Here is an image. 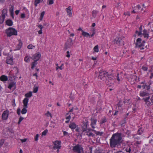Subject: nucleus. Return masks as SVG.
<instances>
[{"mask_svg":"<svg viewBox=\"0 0 153 153\" xmlns=\"http://www.w3.org/2000/svg\"><path fill=\"white\" fill-rule=\"evenodd\" d=\"M121 134L117 133L113 134L110 139V146L112 148L116 147V146L122 143Z\"/></svg>","mask_w":153,"mask_h":153,"instance_id":"1","label":"nucleus"},{"mask_svg":"<svg viewBox=\"0 0 153 153\" xmlns=\"http://www.w3.org/2000/svg\"><path fill=\"white\" fill-rule=\"evenodd\" d=\"M146 90H144L140 92L139 95L140 97H144L142 100L145 102L146 105H151V102H150V94Z\"/></svg>","mask_w":153,"mask_h":153,"instance_id":"2","label":"nucleus"},{"mask_svg":"<svg viewBox=\"0 0 153 153\" xmlns=\"http://www.w3.org/2000/svg\"><path fill=\"white\" fill-rule=\"evenodd\" d=\"M145 41H143L142 42V39L141 38H138L135 43V47L138 48L140 50H143L144 49V46Z\"/></svg>","mask_w":153,"mask_h":153,"instance_id":"3","label":"nucleus"},{"mask_svg":"<svg viewBox=\"0 0 153 153\" xmlns=\"http://www.w3.org/2000/svg\"><path fill=\"white\" fill-rule=\"evenodd\" d=\"M6 33L7 36L10 37L12 35H17V32L14 28L9 27L6 30Z\"/></svg>","mask_w":153,"mask_h":153,"instance_id":"4","label":"nucleus"},{"mask_svg":"<svg viewBox=\"0 0 153 153\" xmlns=\"http://www.w3.org/2000/svg\"><path fill=\"white\" fill-rule=\"evenodd\" d=\"M108 75V73L105 71L101 70L99 72L98 78L101 80H104L106 78V76Z\"/></svg>","mask_w":153,"mask_h":153,"instance_id":"5","label":"nucleus"},{"mask_svg":"<svg viewBox=\"0 0 153 153\" xmlns=\"http://www.w3.org/2000/svg\"><path fill=\"white\" fill-rule=\"evenodd\" d=\"M82 150V146L79 144H77L74 146L73 149L74 152L76 153H81V151Z\"/></svg>","mask_w":153,"mask_h":153,"instance_id":"6","label":"nucleus"},{"mask_svg":"<svg viewBox=\"0 0 153 153\" xmlns=\"http://www.w3.org/2000/svg\"><path fill=\"white\" fill-rule=\"evenodd\" d=\"M7 15V9H4L2 11V13L0 16V23H2L4 20L5 16Z\"/></svg>","mask_w":153,"mask_h":153,"instance_id":"7","label":"nucleus"},{"mask_svg":"<svg viewBox=\"0 0 153 153\" xmlns=\"http://www.w3.org/2000/svg\"><path fill=\"white\" fill-rule=\"evenodd\" d=\"M85 121H83L82 122L83 126H82V131L83 133L85 131H87L86 128H87L88 125V121L86 119H85Z\"/></svg>","mask_w":153,"mask_h":153,"instance_id":"8","label":"nucleus"},{"mask_svg":"<svg viewBox=\"0 0 153 153\" xmlns=\"http://www.w3.org/2000/svg\"><path fill=\"white\" fill-rule=\"evenodd\" d=\"M72 39L71 38H69L67 40V42L65 43V49L66 50L71 48L73 45Z\"/></svg>","mask_w":153,"mask_h":153,"instance_id":"9","label":"nucleus"},{"mask_svg":"<svg viewBox=\"0 0 153 153\" xmlns=\"http://www.w3.org/2000/svg\"><path fill=\"white\" fill-rule=\"evenodd\" d=\"M87 131H85V134H86V135L88 136V137H94L95 135L92 132H91V131H93V129L91 128H86Z\"/></svg>","mask_w":153,"mask_h":153,"instance_id":"10","label":"nucleus"},{"mask_svg":"<svg viewBox=\"0 0 153 153\" xmlns=\"http://www.w3.org/2000/svg\"><path fill=\"white\" fill-rule=\"evenodd\" d=\"M41 56V55L40 53H39L38 52L37 53L35 54L32 57V59L35 61L37 62L40 58Z\"/></svg>","mask_w":153,"mask_h":153,"instance_id":"11","label":"nucleus"},{"mask_svg":"<svg viewBox=\"0 0 153 153\" xmlns=\"http://www.w3.org/2000/svg\"><path fill=\"white\" fill-rule=\"evenodd\" d=\"M54 146L53 147L54 149H59L61 147V142L60 141H56L53 142Z\"/></svg>","mask_w":153,"mask_h":153,"instance_id":"12","label":"nucleus"},{"mask_svg":"<svg viewBox=\"0 0 153 153\" xmlns=\"http://www.w3.org/2000/svg\"><path fill=\"white\" fill-rule=\"evenodd\" d=\"M9 114V111L8 110H6L4 111L2 114V119L3 120H6L7 119L8 115Z\"/></svg>","mask_w":153,"mask_h":153,"instance_id":"13","label":"nucleus"},{"mask_svg":"<svg viewBox=\"0 0 153 153\" xmlns=\"http://www.w3.org/2000/svg\"><path fill=\"white\" fill-rule=\"evenodd\" d=\"M91 125L93 128H95L94 126L96 125L97 121V120L94 118H91Z\"/></svg>","mask_w":153,"mask_h":153,"instance_id":"14","label":"nucleus"},{"mask_svg":"<svg viewBox=\"0 0 153 153\" xmlns=\"http://www.w3.org/2000/svg\"><path fill=\"white\" fill-rule=\"evenodd\" d=\"M66 10L68 16L70 17H71L72 16V14L71 13V6L68 7L66 9Z\"/></svg>","mask_w":153,"mask_h":153,"instance_id":"15","label":"nucleus"},{"mask_svg":"<svg viewBox=\"0 0 153 153\" xmlns=\"http://www.w3.org/2000/svg\"><path fill=\"white\" fill-rule=\"evenodd\" d=\"M141 7L140 5H137L135 7H134V10L132 11V13H135L136 12H138L139 11Z\"/></svg>","mask_w":153,"mask_h":153,"instance_id":"16","label":"nucleus"},{"mask_svg":"<svg viewBox=\"0 0 153 153\" xmlns=\"http://www.w3.org/2000/svg\"><path fill=\"white\" fill-rule=\"evenodd\" d=\"M142 34L144 36V38H148L149 37V33L147 30H143Z\"/></svg>","mask_w":153,"mask_h":153,"instance_id":"17","label":"nucleus"},{"mask_svg":"<svg viewBox=\"0 0 153 153\" xmlns=\"http://www.w3.org/2000/svg\"><path fill=\"white\" fill-rule=\"evenodd\" d=\"M122 42V40L120 38H116L114 41V43L118 45L120 44V43Z\"/></svg>","mask_w":153,"mask_h":153,"instance_id":"18","label":"nucleus"},{"mask_svg":"<svg viewBox=\"0 0 153 153\" xmlns=\"http://www.w3.org/2000/svg\"><path fill=\"white\" fill-rule=\"evenodd\" d=\"M16 87V83L14 82H12L9 84L8 88L10 89H11L12 87H14V88Z\"/></svg>","mask_w":153,"mask_h":153,"instance_id":"19","label":"nucleus"},{"mask_svg":"<svg viewBox=\"0 0 153 153\" xmlns=\"http://www.w3.org/2000/svg\"><path fill=\"white\" fill-rule=\"evenodd\" d=\"M142 26H140L139 28V31L138 32L137 30H136L135 32L136 34H137L138 36H140L142 34Z\"/></svg>","mask_w":153,"mask_h":153,"instance_id":"20","label":"nucleus"},{"mask_svg":"<svg viewBox=\"0 0 153 153\" xmlns=\"http://www.w3.org/2000/svg\"><path fill=\"white\" fill-rule=\"evenodd\" d=\"M99 13V11L96 10H94L92 12V16L93 18H95L97 14Z\"/></svg>","mask_w":153,"mask_h":153,"instance_id":"21","label":"nucleus"},{"mask_svg":"<svg viewBox=\"0 0 153 153\" xmlns=\"http://www.w3.org/2000/svg\"><path fill=\"white\" fill-rule=\"evenodd\" d=\"M0 80L2 81H7L8 80V78L5 75H2L0 77Z\"/></svg>","mask_w":153,"mask_h":153,"instance_id":"22","label":"nucleus"},{"mask_svg":"<svg viewBox=\"0 0 153 153\" xmlns=\"http://www.w3.org/2000/svg\"><path fill=\"white\" fill-rule=\"evenodd\" d=\"M6 24L9 26H11L13 25V22L12 20L10 19L7 20L6 22Z\"/></svg>","mask_w":153,"mask_h":153,"instance_id":"23","label":"nucleus"},{"mask_svg":"<svg viewBox=\"0 0 153 153\" xmlns=\"http://www.w3.org/2000/svg\"><path fill=\"white\" fill-rule=\"evenodd\" d=\"M18 41L19 43V44L17 45V50H19L21 48L22 45V43L20 40H19Z\"/></svg>","mask_w":153,"mask_h":153,"instance_id":"24","label":"nucleus"},{"mask_svg":"<svg viewBox=\"0 0 153 153\" xmlns=\"http://www.w3.org/2000/svg\"><path fill=\"white\" fill-rule=\"evenodd\" d=\"M6 63L7 64L12 65L13 63V59L11 58L7 59L6 60Z\"/></svg>","mask_w":153,"mask_h":153,"instance_id":"25","label":"nucleus"},{"mask_svg":"<svg viewBox=\"0 0 153 153\" xmlns=\"http://www.w3.org/2000/svg\"><path fill=\"white\" fill-rule=\"evenodd\" d=\"M76 125L74 123H71L69 125V127L72 129L75 128L76 127Z\"/></svg>","mask_w":153,"mask_h":153,"instance_id":"26","label":"nucleus"},{"mask_svg":"<svg viewBox=\"0 0 153 153\" xmlns=\"http://www.w3.org/2000/svg\"><path fill=\"white\" fill-rule=\"evenodd\" d=\"M31 58V57L29 56H27L25 57L24 61L27 62H30Z\"/></svg>","mask_w":153,"mask_h":153,"instance_id":"27","label":"nucleus"},{"mask_svg":"<svg viewBox=\"0 0 153 153\" xmlns=\"http://www.w3.org/2000/svg\"><path fill=\"white\" fill-rule=\"evenodd\" d=\"M107 76L108 79V80H113L114 79V78L113 75L111 74H108V75H107Z\"/></svg>","mask_w":153,"mask_h":153,"instance_id":"28","label":"nucleus"},{"mask_svg":"<svg viewBox=\"0 0 153 153\" xmlns=\"http://www.w3.org/2000/svg\"><path fill=\"white\" fill-rule=\"evenodd\" d=\"M25 107L22 109L21 111L22 114H26L27 111L26 108H27V106H25Z\"/></svg>","mask_w":153,"mask_h":153,"instance_id":"29","label":"nucleus"},{"mask_svg":"<svg viewBox=\"0 0 153 153\" xmlns=\"http://www.w3.org/2000/svg\"><path fill=\"white\" fill-rule=\"evenodd\" d=\"M82 35L84 36L88 37L90 36V34L86 32L83 31Z\"/></svg>","mask_w":153,"mask_h":153,"instance_id":"30","label":"nucleus"},{"mask_svg":"<svg viewBox=\"0 0 153 153\" xmlns=\"http://www.w3.org/2000/svg\"><path fill=\"white\" fill-rule=\"evenodd\" d=\"M28 101V99L27 98H25L23 100V102L24 105H27Z\"/></svg>","mask_w":153,"mask_h":153,"instance_id":"31","label":"nucleus"},{"mask_svg":"<svg viewBox=\"0 0 153 153\" xmlns=\"http://www.w3.org/2000/svg\"><path fill=\"white\" fill-rule=\"evenodd\" d=\"M94 51L96 52H98L99 51L98 46V45L95 46L93 49Z\"/></svg>","mask_w":153,"mask_h":153,"instance_id":"32","label":"nucleus"},{"mask_svg":"<svg viewBox=\"0 0 153 153\" xmlns=\"http://www.w3.org/2000/svg\"><path fill=\"white\" fill-rule=\"evenodd\" d=\"M37 63L36 62L34 61L32 63L31 68L33 69L35 66L37 65Z\"/></svg>","mask_w":153,"mask_h":153,"instance_id":"33","label":"nucleus"},{"mask_svg":"<svg viewBox=\"0 0 153 153\" xmlns=\"http://www.w3.org/2000/svg\"><path fill=\"white\" fill-rule=\"evenodd\" d=\"M143 133V131L142 128H140L137 131V134L140 135H141Z\"/></svg>","mask_w":153,"mask_h":153,"instance_id":"34","label":"nucleus"},{"mask_svg":"<svg viewBox=\"0 0 153 153\" xmlns=\"http://www.w3.org/2000/svg\"><path fill=\"white\" fill-rule=\"evenodd\" d=\"M146 83L148 85H149L150 87H151V86L153 84V81L150 80Z\"/></svg>","mask_w":153,"mask_h":153,"instance_id":"35","label":"nucleus"},{"mask_svg":"<svg viewBox=\"0 0 153 153\" xmlns=\"http://www.w3.org/2000/svg\"><path fill=\"white\" fill-rule=\"evenodd\" d=\"M133 137L134 138L135 140H139L140 139V137L137 136V135L136 134L133 135Z\"/></svg>","mask_w":153,"mask_h":153,"instance_id":"36","label":"nucleus"},{"mask_svg":"<svg viewBox=\"0 0 153 153\" xmlns=\"http://www.w3.org/2000/svg\"><path fill=\"white\" fill-rule=\"evenodd\" d=\"M25 96L27 97H30L32 96V92H30L29 93L26 94Z\"/></svg>","mask_w":153,"mask_h":153,"instance_id":"37","label":"nucleus"},{"mask_svg":"<svg viewBox=\"0 0 153 153\" xmlns=\"http://www.w3.org/2000/svg\"><path fill=\"white\" fill-rule=\"evenodd\" d=\"M130 132H131L130 131H127L125 133V137H129L130 136Z\"/></svg>","mask_w":153,"mask_h":153,"instance_id":"38","label":"nucleus"},{"mask_svg":"<svg viewBox=\"0 0 153 153\" xmlns=\"http://www.w3.org/2000/svg\"><path fill=\"white\" fill-rule=\"evenodd\" d=\"M93 131L95 132V133L97 135H100L101 136L102 135V132L97 131L94 130H93Z\"/></svg>","mask_w":153,"mask_h":153,"instance_id":"39","label":"nucleus"},{"mask_svg":"<svg viewBox=\"0 0 153 153\" xmlns=\"http://www.w3.org/2000/svg\"><path fill=\"white\" fill-rule=\"evenodd\" d=\"M38 87L37 86L35 87V86H34V88H33V92L34 93H36L37 92L38 90Z\"/></svg>","mask_w":153,"mask_h":153,"instance_id":"40","label":"nucleus"},{"mask_svg":"<svg viewBox=\"0 0 153 153\" xmlns=\"http://www.w3.org/2000/svg\"><path fill=\"white\" fill-rule=\"evenodd\" d=\"M45 115L47 117H50L51 118H52V114L50 113V112L48 111L47 113L45 114Z\"/></svg>","mask_w":153,"mask_h":153,"instance_id":"41","label":"nucleus"},{"mask_svg":"<svg viewBox=\"0 0 153 153\" xmlns=\"http://www.w3.org/2000/svg\"><path fill=\"white\" fill-rule=\"evenodd\" d=\"M126 151L127 152L130 153L131 151V148L130 146H128L126 149Z\"/></svg>","mask_w":153,"mask_h":153,"instance_id":"42","label":"nucleus"},{"mask_svg":"<svg viewBox=\"0 0 153 153\" xmlns=\"http://www.w3.org/2000/svg\"><path fill=\"white\" fill-rule=\"evenodd\" d=\"M142 70L144 71H147L148 68L147 67L143 66L141 68Z\"/></svg>","mask_w":153,"mask_h":153,"instance_id":"43","label":"nucleus"},{"mask_svg":"<svg viewBox=\"0 0 153 153\" xmlns=\"http://www.w3.org/2000/svg\"><path fill=\"white\" fill-rule=\"evenodd\" d=\"M34 4L35 6H37V4L40 2L41 0H34Z\"/></svg>","mask_w":153,"mask_h":153,"instance_id":"44","label":"nucleus"},{"mask_svg":"<svg viewBox=\"0 0 153 153\" xmlns=\"http://www.w3.org/2000/svg\"><path fill=\"white\" fill-rule=\"evenodd\" d=\"M45 12L44 11H43L41 13V15H40V19L41 20H42V19L43 17V16H44V15L45 14Z\"/></svg>","mask_w":153,"mask_h":153,"instance_id":"45","label":"nucleus"},{"mask_svg":"<svg viewBox=\"0 0 153 153\" xmlns=\"http://www.w3.org/2000/svg\"><path fill=\"white\" fill-rule=\"evenodd\" d=\"M145 85L146 90H147V91H149L151 88L150 87L149 85H147V84L146 83Z\"/></svg>","mask_w":153,"mask_h":153,"instance_id":"46","label":"nucleus"},{"mask_svg":"<svg viewBox=\"0 0 153 153\" xmlns=\"http://www.w3.org/2000/svg\"><path fill=\"white\" fill-rule=\"evenodd\" d=\"M9 10L10 13H11L12 14H13V6H11Z\"/></svg>","mask_w":153,"mask_h":153,"instance_id":"47","label":"nucleus"},{"mask_svg":"<svg viewBox=\"0 0 153 153\" xmlns=\"http://www.w3.org/2000/svg\"><path fill=\"white\" fill-rule=\"evenodd\" d=\"M24 119V118L23 117H20L19 118V121L18 122V124H20L21 122Z\"/></svg>","mask_w":153,"mask_h":153,"instance_id":"48","label":"nucleus"},{"mask_svg":"<svg viewBox=\"0 0 153 153\" xmlns=\"http://www.w3.org/2000/svg\"><path fill=\"white\" fill-rule=\"evenodd\" d=\"M35 46L32 45H29L27 46V48L29 49H32L33 48H34Z\"/></svg>","mask_w":153,"mask_h":153,"instance_id":"49","label":"nucleus"},{"mask_svg":"<svg viewBox=\"0 0 153 153\" xmlns=\"http://www.w3.org/2000/svg\"><path fill=\"white\" fill-rule=\"evenodd\" d=\"M48 130L46 129L43 131L42 133V136L45 135L48 132Z\"/></svg>","mask_w":153,"mask_h":153,"instance_id":"50","label":"nucleus"},{"mask_svg":"<svg viewBox=\"0 0 153 153\" xmlns=\"http://www.w3.org/2000/svg\"><path fill=\"white\" fill-rule=\"evenodd\" d=\"M63 65V64H62L59 67L58 66V64H57L56 65L57 67L56 68V70H57L58 68H59L61 70H62V66Z\"/></svg>","mask_w":153,"mask_h":153,"instance_id":"51","label":"nucleus"},{"mask_svg":"<svg viewBox=\"0 0 153 153\" xmlns=\"http://www.w3.org/2000/svg\"><path fill=\"white\" fill-rule=\"evenodd\" d=\"M48 1L49 5L53 4L54 3L53 0H48Z\"/></svg>","mask_w":153,"mask_h":153,"instance_id":"52","label":"nucleus"},{"mask_svg":"<svg viewBox=\"0 0 153 153\" xmlns=\"http://www.w3.org/2000/svg\"><path fill=\"white\" fill-rule=\"evenodd\" d=\"M106 119L104 118L102 120L101 122H100V124H102L104 123H105V122H106Z\"/></svg>","mask_w":153,"mask_h":153,"instance_id":"53","label":"nucleus"},{"mask_svg":"<svg viewBox=\"0 0 153 153\" xmlns=\"http://www.w3.org/2000/svg\"><path fill=\"white\" fill-rule=\"evenodd\" d=\"M39 135L38 134H37L36 135V136L35 137V141H37L38 140V137H39Z\"/></svg>","mask_w":153,"mask_h":153,"instance_id":"54","label":"nucleus"},{"mask_svg":"<svg viewBox=\"0 0 153 153\" xmlns=\"http://www.w3.org/2000/svg\"><path fill=\"white\" fill-rule=\"evenodd\" d=\"M150 102H151V105H152L153 104V94L152 95V97L151 99H150Z\"/></svg>","mask_w":153,"mask_h":153,"instance_id":"55","label":"nucleus"},{"mask_svg":"<svg viewBox=\"0 0 153 153\" xmlns=\"http://www.w3.org/2000/svg\"><path fill=\"white\" fill-rule=\"evenodd\" d=\"M21 110L20 108H18L17 110V113L18 115H20Z\"/></svg>","mask_w":153,"mask_h":153,"instance_id":"56","label":"nucleus"},{"mask_svg":"<svg viewBox=\"0 0 153 153\" xmlns=\"http://www.w3.org/2000/svg\"><path fill=\"white\" fill-rule=\"evenodd\" d=\"M141 143V141L139 140H137L135 143L137 144H140Z\"/></svg>","mask_w":153,"mask_h":153,"instance_id":"57","label":"nucleus"},{"mask_svg":"<svg viewBox=\"0 0 153 153\" xmlns=\"http://www.w3.org/2000/svg\"><path fill=\"white\" fill-rule=\"evenodd\" d=\"M153 78V72L151 73L150 76H149V78L150 79H152Z\"/></svg>","mask_w":153,"mask_h":153,"instance_id":"58","label":"nucleus"},{"mask_svg":"<svg viewBox=\"0 0 153 153\" xmlns=\"http://www.w3.org/2000/svg\"><path fill=\"white\" fill-rule=\"evenodd\" d=\"M25 17V15L24 13H22L21 16V17L22 18H24Z\"/></svg>","mask_w":153,"mask_h":153,"instance_id":"59","label":"nucleus"},{"mask_svg":"<svg viewBox=\"0 0 153 153\" xmlns=\"http://www.w3.org/2000/svg\"><path fill=\"white\" fill-rule=\"evenodd\" d=\"M4 143V140H1V141L0 142V145L1 146Z\"/></svg>","mask_w":153,"mask_h":153,"instance_id":"60","label":"nucleus"},{"mask_svg":"<svg viewBox=\"0 0 153 153\" xmlns=\"http://www.w3.org/2000/svg\"><path fill=\"white\" fill-rule=\"evenodd\" d=\"M67 54L66 55V56L67 57H70V55L69 54V51H67Z\"/></svg>","mask_w":153,"mask_h":153,"instance_id":"61","label":"nucleus"},{"mask_svg":"<svg viewBox=\"0 0 153 153\" xmlns=\"http://www.w3.org/2000/svg\"><path fill=\"white\" fill-rule=\"evenodd\" d=\"M136 106H134V107H133V109L134 112H135L136 111V108H135Z\"/></svg>","mask_w":153,"mask_h":153,"instance_id":"62","label":"nucleus"},{"mask_svg":"<svg viewBox=\"0 0 153 153\" xmlns=\"http://www.w3.org/2000/svg\"><path fill=\"white\" fill-rule=\"evenodd\" d=\"M27 140L26 139H22L21 140V141L22 143L25 142H26Z\"/></svg>","mask_w":153,"mask_h":153,"instance_id":"63","label":"nucleus"},{"mask_svg":"<svg viewBox=\"0 0 153 153\" xmlns=\"http://www.w3.org/2000/svg\"><path fill=\"white\" fill-rule=\"evenodd\" d=\"M94 153H101L100 151L96 150L95 151Z\"/></svg>","mask_w":153,"mask_h":153,"instance_id":"64","label":"nucleus"}]
</instances>
